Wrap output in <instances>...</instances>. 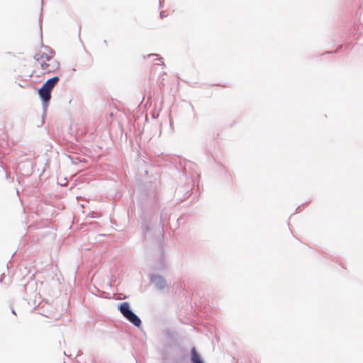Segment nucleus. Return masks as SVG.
I'll use <instances>...</instances> for the list:
<instances>
[{
  "label": "nucleus",
  "instance_id": "nucleus-1",
  "mask_svg": "<svg viewBox=\"0 0 363 363\" xmlns=\"http://www.w3.org/2000/svg\"><path fill=\"white\" fill-rule=\"evenodd\" d=\"M142 213L140 215L141 220V229L145 235L151 232L156 226H163L162 223V216H158L157 211L160 209L159 201L153 199L147 201L141 204Z\"/></svg>",
  "mask_w": 363,
  "mask_h": 363
},
{
  "label": "nucleus",
  "instance_id": "nucleus-2",
  "mask_svg": "<svg viewBox=\"0 0 363 363\" xmlns=\"http://www.w3.org/2000/svg\"><path fill=\"white\" fill-rule=\"evenodd\" d=\"M118 310L123 316L134 326L137 328H140L141 326L142 321L140 317L134 313L129 302L124 301L120 303L118 305Z\"/></svg>",
  "mask_w": 363,
  "mask_h": 363
},
{
  "label": "nucleus",
  "instance_id": "nucleus-3",
  "mask_svg": "<svg viewBox=\"0 0 363 363\" xmlns=\"http://www.w3.org/2000/svg\"><path fill=\"white\" fill-rule=\"evenodd\" d=\"M38 95L41 99L42 101V106H43V123H44V118L46 115L47 110L51 99V93L52 91L48 89L45 88V86H42L40 88H39L38 91Z\"/></svg>",
  "mask_w": 363,
  "mask_h": 363
},
{
  "label": "nucleus",
  "instance_id": "nucleus-4",
  "mask_svg": "<svg viewBox=\"0 0 363 363\" xmlns=\"http://www.w3.org/2000/svg\"><path fill=\"white\" fill-rule=\"evenodd\" d=\"M167 262L165 258V255L163 250H160L155 261L152 264L151 269L153 271L164 272L167 269Z\"/></svg>",
  "mask_w": 363,
  "mask_h": 363
},
{
  "label": "nucleus",
  "instance_id": "nucleus-5",
  "mask_svg": "<svg viewBox=\"0 0 363 363\" xmlns=\"http://www.w3.org/2000/svg\"><path fill=\"white\" fill-rule=\"evenodd\" d=\"M149 280L155 285V287L159 291H163L167 287V283L164 277L157 274H150Z\"/></svg>",
  "mask_w": 363,
  "mask_h": 363
},
{
  "label": "nucleus",
  "instance_id": "nucleus-6",
  "mask_svg": "<svg viewBox=\"0 0 363 363\" xmlns=\"http://www.w3.org/2000/svg\"><path fill=\"white\" fill-rule=\"evenodd\" d=\"M196 168L197 164L196 163L191 161L186 162L184 167V173L186 175L189 174L193 181H194L195 179H199L201 174L196 172Z\"/></svg>",
  "mask_w": 363,
  "mask_h": 363
},
{
  "label": "nucleus",
  "instance_id": "nucleus-7",
  "mask_svg": "<svg viewBox=\"0 0 363 363\" xmlns=\"http://www.w3.org/2000/svg\"><path fill=\"white\" fill-rule=\"evenodd\" d=\"M190 361L191 363H205L201 354L198 352L196 347H194L191 349Z\"/></svg>",
  "mask_w": 363,
  "mask_h": 363
},
{
  "label": "nucleus",
  "instance_id": "nucleus-8",
  "mask_svg": "<svg viewBox=\"0 0 363 363\" xmlns=\"http://www.w3.org/2000/svg\"><path fill=\"white\" fill-rule=\"evenodd\" d=\"M60 78L57 76H55L46 80L45 83L42 86H45L46 89L52 91L55 84L59 82Z\"/></svg>",
  "mask_w": 363,
  "mask_h": 363
},
{
  "label": "nucleus",
  "instance_id": "nucleus-9",
  "mask_svg": "<svg viewBox=\"0 0 363 363\" xmlns=\"http://www.w3.org/2000/svg\"><path fill=\"white\" fill-rule=\"evenodd\" d=\"M173 363H188V359L185 355H181L174 357Z\"/></svg>",
  "mask_w": 363,
  "mask_h": 363
},
{
  "label": "nucleus",
  "instance_id": "nucleus-10",
  "mask_svg": "<svg viewBox=\"0 0 363 363\" xmlns=\"http://www.w3.org/2000/svg\"><path fill=\"white\" fill-rule=\"evenodd\" d=\"M41 68L43 69V70H47L48 72H50L51 70L48 68L50 65L43 62L41 63Z\"/></svg>",
  "mask_w": 363,
  "mask_h": 363
},
{
  "label": "nucleus",
  "instance_id": "nucleus-11",
  "mask_svg": "<svg viewBox=\"0 0 363 363\" xmlns=\"http://www.w3.org/2000/svg\"><path fill=\"white\" fill-rule=\"evenodd\" d=\"M40 57H43L45 58L46 60L48 61H50L52 58V55H50L47 53H42V55H40Z\"/></svg>",
  "mask_w": 363,
  "mask_h": 363
},
{
  "label": "nucleus",
  "instance_id": "nucleus-12",
  "mask_svg": "<svg viewBox=\"0 0 363 363\" xmlns=\"http://www.w3.org/2000/svg\"><path fill=\"white\" fill-rule=\"evenodd\" d=\"M154 56L157 57L158 60L162 61V57H160L158 54H155V53L149 54L147 55V57H154Z\"/></svg>",
  "mask_w": 363,
  "mask_h": 363
},
{
  "label": "nucleus",
  "instance_id": "nucleus-13",
  "mask_svg": "<svg viewBox=\"0 0 363 363\" xmlns=\"http://www.w3.org/2000/svg\"><path fill=\"white\" fill-rule=\"evenodd\" d=\"M42 54L41 53H37L35 56H34V59L37 61V62H40V60L41 59H43V57H40V55Z\"/></svg>",
  "mask_w": 363,
  "mask_h": 363
},
{
  "label": "nucleus",
  "instance_id": "nucleus-14",
  "mask_svg": "<svg viewBox=\"0 0 363 363\" xmlns=\"http://www.w3.org/2000/svg\"><path fill=\"white\" fill-rule=\"evenodd\" d=\"M42 23H43V18H42V14L40 13V17H39V26H40L41 34H42Z\"/></svg>",
  "mask_w": 363,
  "mask_h": 363
},
{
  "label": "nucleus",
  "instance_id": "nucleus-15",
  "mask_svg": "<svg viewBox=\"0 0 363 363\" xmlns=\"http://www.w3.org/2000/svg\"><path fill=\"white\" fill-rule=\"evenodd\" d=\"M166 16H167V14H165V11H160V18L161 19L164 18Z\"/></svg>",
  "mask_w": 363,
  "mask_h": 363
},
{
  "label": "nucleus",
  "instance_id": "nucleus-16",
  "mask_svg": "<svg viewBox=\"0 0 363 363\" xmlns=\"http://www.w3.org/2000/svg\"><path fill=\"white\" fill-rule=\"evenodd\" d=\"M45 48L46 50H49V51H50V54H53V53H54V50H53L52 49H51L50 47H48V46H45Z\"/></svg>",
  "mask_w": 363,
  "mask_h": 363
},
{
  "label": "nucleus",
  "instance_id": "nucleus-17",
  "mask_svg": "<svg viewBox=\"0 0 363 363\" xmlns=\"http://www.w3.org/2000/svg\"><path fill=\"white\" fill-rule=\"evenodd\" d=\"M164 0H159L160 8L163 7Z\"/></svg>",
  "mask_w": 363,
  "mask_h": 363
},
{
  "label": "nucleus",
  "instance_id": "nucleus-18",
  "mask_svg": "<svg viewBox=\"0 0 363 363\" xmlns=\"http://www.w3.org/2000/svg\"><path fill=\"white\" fill-rule=\"evenodd\" d=\"M104 45H105L106 46H107V45H108V43H107V40H104Z\"/></svg>",
  "mask_w": 363,
  "mask_h": 363
},
{
  "label": "nucleus",
  "instance_id": "nucleus-19",
  "mask_svg": "<svg viewBox=\"0 0 363 363\" xmlns=\"http://www.w3.org/2000/svg\"><path fill=\"white\" fill-rule=\"evenodd\" d=\"M301 208V206H298L296 209V212H298Z\"/></svg>",
  "mask_w": 363,
  "mask_h": 363
},
{
  "label": "nucleus",
  "instance_id": "nucleus-20",
  "mask_svg": "<svg viewBox=\"0 0 363 363\" xmlns=\"http://www.w3.org/2000/svg\"><path fill=\"white\" fill-rule=\"evenodd\" d=\"M43 0H41V8H40L41 11H43Z\"/></svg>",
  "mask_w": 363,
  "mask_h": 363
},
{
  "label": "nucleus",
  "instance_id": "nucleus-21",
  "mask_svg": "<svg viewBox=\"0 0 363 363\" xmlns=\"http://www.w3.org/2000/svg\"><path fill=\"white\" fill-rule=\"evenodd\" d=\"M11 313H12L13 314H14V315H16V311H15V310H14V309H12V310H11Z\"/></svg>",
  "mask_w": 363,
  "mask_h": 363
},
{
  "label": "nucleus",
  "instance_id": "nucleus-22",
  "mask_svg": "<svg viewBox=\"0 0 363 363\" xmlns=\"http://www.w3.org/2000/svg\"><path fill=\"white\" fill-rule=\"evenodd\" d=\"M2 280H3V275H1V277H0V281L1 282Z\"/></svg>",
  "mask_w": 363,
  "mask_h": 363
},
{
  "label": "nucleus",
  "instance_id": "nucleus-23",
  "mask_svg": "<svg viewBox=\"0 0 363 363\" xmlns=\"http://www.w3.org/2000/svg\"><path fill=\"white\" fill-rule=\"evenodd\" d=\"M72 163L77 164V162H76V160H74V161L72 160Z\"/></svg>",
  "mask_w": 363,
  "mask_h": 363
},
{
  "label": "nucleus",
  "instance_id": "nucleus-24",
  "mask_svg": "<svg viewBox=\"0 0 363 363\" xmlns=\"http://www.w3.org/2000/svg\"><path fill=\"white\" fill-rule=\"evenodd\" d=\"M72 163L77 164V162H76V160H74V161L72 160Z\"/></svg>",
  "mask_w": 363,
  "mask_h": 363
},
{
  "label": "nucleus",
  "instance_id": "nucleus-25",
  "mask_svg": "<svg viewBox=\"0 0 363 363\" xmlns=\"http://www.w3.org/2000/svg\"><path fill=\"white\" fill-rule=\"evenodd\" d=\"M57 67L60 66V63L57 62Z\"/></svg>",
  "mask_w": 363,
  "mask_h": 363
},
{
  "label": "nucleus",
  "instance_id": "nucleus-26",
  "mask_svg": "<svg viewBox=\"0 0 363 363\" xmlns=\"http://www.w3.org/2000/svg\"><path fill=\"white\" fill-rule=\"evenodd\" d=\"M162 65L164 66V63L163 62H162Z\"/></svg>",
  "mask_w": 363,
  "mask_h": 363
},
{
  "label": "nucleus",
  "instance_id": "nucleus-27",
  "mask_svg": "<svg viewBox=\"0 0 363 363\" xmlns=\"http://www.w3.org/2000/svg\"><path fill=\"white\" fill-rule=\"evenodd\" d=\"M64 363H65V362H64Z\"/></svg>",
  "mask_w": 363,
  "mask_h": 363
}]
</instances>
